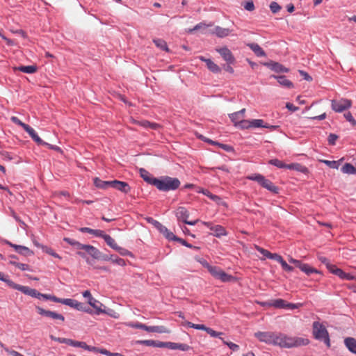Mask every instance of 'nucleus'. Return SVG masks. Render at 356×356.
Wrapping results in <instances>:
<instances>
[{
  "label": "nucleus",
  "mask_w": 356,
  "mask_h": 356,
  "mask_svg": "<svg viewBox=\"0 0 356 356\" xmlns=\"http://www.w3.org/2000/svg\"><path fill=\"white\" fill-rule=\"evenodd\" d=\"M309 343V340L307 338L299 337H292L281 332L280 339L278 347L281 348H293L300 346H305Z\"/></svg>",
  "instance_id": "1"
},
{
  "label": "nucleus",
  "mask_w": 356,
  "mask_h": 356,
  "mask_svg": "<svg viewBox=\"0 0 356 356\" xmlns=\"http://www.w3.org/2000/svg\"><path fill=\"white\" fill-rule=\"evenodd\" d=\"M180 184L181 182L178 178L169 176H162L156 178V180L154 181V186L163 192L175 191L180 186Z\"/></svg>",
  "instance_id": "2"
},
{
  "label": "nucleus",
  "mask_w": 356,
  "mask_h": 356,
  "mask_svg": "<svg viewBox=\"0 0 356 356\" xmlns=\"http://www.w3.org/2000/svg\"><path fill=\"white\" fill-rule=\"evenodd\" d=\"M312 334L315 339L323 341L327 347H330L331 344L328 331L321 323L318 321L313 323Z\"/></svg>",
  "instance_id": "3"
},
{
  "label": "nucleus",
  "mask_w": 356,
  "mask_h": 356,
  "mask_svg": "<svg viewBox=\"0 0 356 356\" xmlns=\"http://www.w3.org/2000/svg\"><path fill=\"white\" fill-rule=\"evenodd\" d=\"M207 268L212 276L223 282H229L233 278L232 275L226 273L218 266H211L209 264H207Z\"/></svg>",
  "instance_id": "4"
},
{
  "label": "nucleus",
  "mask_w": 356,
  "mask_h": 356,
  "mask_svg": "<svg viewBox=\"0 0 356 356\" xmlns=\"http://www.w3.org/2000/svg\"><path fill=\"white\" fill-rule=\"evenodd\" d=\"M352 102L348 99L341 98L339 99H332L331 101V108L336 113H342L350 108Z\"/></svg>",
  "instance_id": "5"
},
{
  "label": "nucleus",
  "mask_w": 356,
  "mask_h": 356,
  "mask_svg": "<svg viewBox=\"0 0 356 356\" xmlns=\"http://www.w3.org/2000/svg\"><path fill=\"white\" fill-rule=\"evenodd\" d=\"M216 51L220 54L227 64H234L235 63L236 60L233 54L227 47L216 48Z\"/></svg>",
  "instance_id": "6"
},
{
  "label": "nucleus",
  "mask_w": 356,
  "mask_h": 356,
  "mask_svg": "<svg viewBox=\"0 0 356 356\" xmlns=\"http://www.w3.org/2000/svg\"><path fill=\"white\" fill-rule=\"evenodd\" d=\"M262 65L276 73H287L289 72V68L284 67L278 62L270 60L269 62L262 63Z\"/></svg>",
  "instance_id": "7"
},
{
  "label": "nucleus",
  "mask_w": 356,
  "mask_h": 356,
  "mask_svg": "<svg viewBox=\"0 0 356 356\" xmlns=\"http://www.w3.org/2000/svg\"><path fill=\"white\" fill-rule=\"evenodd\" d=\"M17 290L33 298H35L38 299H44V293H41L38 292L36 289H31L29 286L19 284Z\"/></svg>",
  "instance_id": "8"
},
{
  "label": "nucleus",
  "mask_w": 356,
  "mask_h": 356,
  "mask_svg": "<svg viewBox=\"0 0 356 356\" xmlns=\"http://www.w3.org/2000/svg\"><path fill=\"white\" fill-rule=\"evenodd\" d=\"M204 225L207 226L210 230L213 232V234L216 237L220 238L222 236H226L227 234L225 229L221 225H213L210 222H204Z\"/></svg>",
  "instance_id": "9"
},
{
  "label": "nucleus",
  "mask_w": 356,
  "mask_h": 356,
  "mask_svg": "<svg viewBox=\"0 0 356 356\" xmlns=\"http://www.w3.org/2000/svg\"><path fill=\"white\" fill-rule=\"evenodd\" d=\"M274 332L266 331V332H257L254 333V337L262 343H264L267 345H270L271 343L272 337Z\"/></svg>",
  "instance_id": "10"
},
{
  "label": "nucleus",
  "mask_w": 356,
  "mask_h": 356,
  "mask_svg": "<svg viewBox=\"0 0 356 356\" xmlns=\"http://www.w3.org/2000/svg\"><path fill=\"white\" fill-rule=\"evenodd\" d=\"M36 309L38 313L42 316L49 317L53 319H58L61 321H64L65 320V318L62 314H58L55 312L45 310L40 307H36Z\"/></svg>",
  "instance_id": "11"
},
{
  "label": "nucleus",
  "mask_w": 356,
  "mask_h": 356,
  "mask_svg": "<svg viewBox=\"0 0 356 356\" xmlns=\"http://www.w3.org/2000/svg\"><path fill=\"white\" fill-rule=\"evenodd\" d=\"M111 188L118 190L120 192L124 193L125 194H127L131 191V187L127 182L118 180L112 181Z\"/></svg>",
  "instance_id": "12"
},
{
  "label": "nucleus",
  "mask_w": 356,
  "mask_h": 356,
  "mask_svg": "<svg viewBox=\"0 0 356 356\" xmlns=\"http://www.w3.org/2000/svg\"><path fill=\"white\" fill-rule=\"evenodd\" d=\"M5 243L13 248L17 252L24 256H30L33 254V252L26 246L15 245L8 241H5Z\"/></svg>",
  "instance_id": "13"
},
{
  "label": "nucleus",
  "mask_w": 356,
  "mask_h": 356,
  "mask_svg": "<svg viewBox=\"0 0 356 356\" xmlns=\"http://www.w3.org/2000/svg\"><path fill=\"white\" fill-rule=\"evenodd\" d=\"M260 186L275 194H277L279 193V188L275 186L270 180L266 179L264 176Z\"/></svg>",
  "instance_id": "14"
},
{
  "label": "nucleus",
  "mask_w": 356,
  "mask_h": 356,
  "mask_svg": "<svg viewBox=\"0 0 356 356\" xmlns=\"http://www.w3.org/2000/svg\"><path fill=\"white\" fill-rule=\"evenodd\" d=\"M271 78L277 79L280 85L286 88H293V83L284 75L277 76V75H271Z\"/></svg>",
  "instance_id": "15"
},
{
  "label": "nucleus",
  "mask_w": 356,
  "mask_h": 356,
  "mask_svg": "<svg viewBox=\"0 0 356 356\" xmlns=\"http://www.w3.org/2000/svg\"><path fill=\"white\" fill-rule=\"evenodd\" d=\"M175 216L179 221L183 222L186 220L189 216V212L184 207H179L176 210Z\"/></svg>",
  "instance_id": "16"
},
{
  "label": "nucleus",
  "mask_w": 356,
  "mask_h": 356,
  "mask_svg": "<svg viewBox=\"0 0 356 356\" xmlns=\"http://www.w3.org/2000/svg\"><path fill=\"white\" fill-rule=\"evenodd\" d=\"M140 175L145 181L147 184L154 186V180H156V177H153L147 170L144 168L139 170Z\"/></svg>",
  "instance_id": "17"
},
{
  "label": "nucleus",
  "mask_w": 356,
  "mask_h": 356,
  "mask_svg": "<svg viewBox=\"0 0 356 356\" xmlns=\"http://www.w3.org/2000/svg\"><path fill=\"white\" fill-rule=\"evenodd\" d=\"M26 132H27L29 136L31 137V138L39 145H46V142L43 141L37 134L35 131L30 126H29L26 130Z\"/></svg>",
  "instance_id": "18"
},
{
  "label": "nucleus",
  "mask_w": 356,
  "mask_h": 356,
  "mask_svg": "<svg viewBox=\"0 0 356 356\" xmlns=\"http://www.w3.org/2000/svg\"><path fill=\"white\" fill-rule=\"evenodd\" d=\"M85 251L95 259H101V252L95 246L87 245Z\"/></svg>",
  "instance_id": "19"
},
{
  "label": "nucleus",
  "mask_w": 356,
  "mask_h": 356,
  "mask_svg": "<svg viewBox=\"0 0 356 356\" xmlns=\"http://www.w3.org/2000/svg\"><path fill=\"white\" fill-rule=\"evenodd\" d=\"M344 344L350 352L356 354V339L355 338H346L344 339Z\"/></svg>",
  "instance_id": "20"
},
{
  "label": "nucleus",
  "mask_w": 356,
  "mask_h": 356,
  "mask_svg": "<svg viewBox=\"0 0 356 356\" xmlns=\"http://www.w3.org/2000/svg\"><path fill=\"white\" fill-rule=\"evenodd\" d=\"M94 184L97 188L107 189L112 187V181H103L98 177L94 179Z\"/></svg>",
  "instance_id": "21"
},
{
  "label": "nucleus",
  "mask_w": 356,
  "mask_h": 356,
  "mask_svg": "<svg viewBox=\"0 0 356 356\" xmlns=\"http://www.w3.org/2000/svg\"><path fill=\"white\" fill-rule=\"evenodd\" d=\"M249 48L257 56H266V53L263 49L257 43H250L248 44Z\"/></svg>",
  "instance_id": "22"
},
{
  "label": "nucleus",
  "mask_w": 356,
  "mask_h": 356,
  "mask_svg": "<svg viewBox=\"0 0 356 356\" xmlns=\"http://www.w3.org/2000/svg\"><path fill=\"white\" fill-rule=\"evenodd\" d=\"M79 231L82 233H88L97 237L102 238L105 232L100 229H93L89 227H81Z\"/></svg>",
  "instance_id": "23"
},
{
  "label": "nucleus",
  "mask_w": 356,
  "mask_h": 356,
  "mask_svg": "<svg viewBox=\"0 0 356 356\" xmlns=\"http://www.w3.org/2000/svg\"><path fill=\"white\" fill-rule=\"evenodd\" d=\"M88 304L95 309V313L97 315L100 314L101 312L99 311H102L103 308L105 307L102 302L95 298H90V300H88Z\"/></svg>",
  "instance_id": "24"
},
{
  "label": "nucleus",
  "mask_w": 356,
  "mask_h": 356,
  "mask_svg": "<svg viewBox=\"0 0 356 356\" xmlns=\"http://www.w3.org/2000/svg\"><path fill=\"white\" fill-rule=\"evenodd\" d=\"M232 31L229 29L222 28L217 26L214 29V33L219 38H225L230 34Z\"/></svg>",
  "instance_id": "25"
},
{
  "label": "nucleus",
  "mask_w": 356,
  "mask_h": 356,
  "mask_svg": "<svg viewBox=\"0 0 356 356\" xmlns=\"http://www.w3.org/2000/svg\"><path fill=\"white\" fill-rule=\"evenodd\" d=\"M299 268L307 275H310L312 273L321 274L319 270L311 267L307 264L302 263Z\"/></svg>",
  "instance_id": "26"
},
{
  "label": "nucleus",
  "mask_w": 356,
  "mask_h": 356,
  "mask_svg": "<svg viewBox=\"0 0 356 356\" xmlns=\"http://www.w3.org/2000/svg\"><path fill=\"white\" fill-rule=\"evenodd\" d=\"M161 234H163L165 237L169 241H175L177 236L164 225H161L160 228L158 229Z\"/></svg>",
  "instance_id": "27"
},
{
  "label": "nucleus",
  "mask_w": 356,
  "mask_h": 356,
  "mask_svg": "<svg viewBox=\"0 0 356 356\" xmlns=\"http://www.w3.org/2000/svg\"><path fill=\"white\" fill-rule=\"evenodd\" d=\"M0 280L4 282L9 287L15 290H17L19 285L18 284L15 283L13 280H10L8 278V275H6L1 272H0Z\"/></svg>",
  "instance_id": "28"
},
{
  "label": "nucleus",
  "mask_w": 356,
  "mask_h": 356,
  "mask_svg": "<svg viewBox=\"0 0 356 356\" xmlns=\"http://www.w3.org/2000/svg\"><path fill=\"white\" fill-rule=\"evenodd\" d=\"M135 344L145 345L147 346H152L159 348L160 341H155L152 339L148 340H137L134 342Z\"/></svg>",
  "instance_id": "29"
},
{
  "label": "nucleus",
  "mask_w": 356,
  "mask_h": 356,
  "mask_svg": "<svg viewBox=\"0 0 356 356\" xmlns=\"http://www.w3.org/2000/svg\"><path fill=\"white\" fill-rule=\"evenodd\" d=\"M341 171L344 174L348 175H355L356 168L349 163H345V165L341 168Z\"/></svg>",
  "instance_id": "30"
},
{
  "label": "nucleus",
  "mask_w": 356,
  "mask_h": 356,
  "mask_svg": "<svg viewBox=\"0 0 356 356\" xmlns=\"http://www.w3.org/2000/svg\"><path fill=\"white\" fill-rule=\"evenodd\" d=\"M102 238H104V240L109 247H111L115 250H116V249L119 246L115 243V241L108 234H104V236H102Z\"/></svg>",
  "instance_id": "31"
},
{
  "label": "nucleus",
  "mask_w": 356,
  "mask_h": 356,
  "mask_svg": "<svg viewBox=\"0 0 356 356\" xmlns=\"http://www.w3.org/2000/svg\"><path fill=\"white\" fill-rule=\"evenodd\" d=\"M206 65L207 68L213 73L218 74L221 72V68L211 59H208Z\"/></svg>",
  "instance_id": "32"
},
{
  "label": "nucleus",
  "mask_w": 356,
  "mask_h": 356,
  "mask_svg": "<svg viewBox=\"0 0 356 356\" xmlns=\"http://www.w3.org/2000/svg\"><path fill=\"white\" fill-rule=\"evenodd\" d=\"M18 70L24 73L33 74L36 72L37 67L35 65H22L18 67Z\"/></svg>",
  "instance_id": "33"
},
{
  "label": "nucleus",
  "mask_w": 356,
  "mask_h": 356,
  "mask_svg": "<svg viewBox=\"0 0 356 356\" xmlns=\"http://www.w3.org/2000/svg\"><path fill=\"white\" fill-rule=\"evenodd\" d=\"M272 305L275 308L286 309V301L283 299L278 298L272 300Z\"/></svg>",
  "instance_id": "34"
},
{
  "label": "nucleus",
  "mask_w": 356,
  "mask_h": 356,
  "mask_svg": "<svg viewBox=\"0 0 356 356\" xmlns=\"http://www.w3.org/2000/svg\"><path fill=\"white\" fill-rule=\"evenodd\" d=\"M153 42L155 44V45L157 47H159L160 49L165 51H168L167 43L165 42V40L160 39V38H157V39H154Z\"/></svg>",
  "instance_id": "35"
},
{
  "label": "nucleus",
  "mask_w": 356,
  "mask_h": 356,
  "mask_svg": "<svg viewBox=\"0 0 356 356\" xmlns=\"http://www.w3.org/2000/svg\"><path fill=\"white\" fill-rule=\"evenodd\" d=\"M149 332L168 333V329L163 325L150 326Z\"/></svg>",
  "instance_id": "36"
},
{
  "label": "nucleus",
  "mask_w": 356,
  "mask_h": 356,
  "mask_svg": "<svg viewBox=\"0 0 356 356\" xmlns=\"http://www.w3.org/2000/svg\"><path fill=\"white\" fill-rule=\"evenodd\" d=\"M101 314H106L111 317L114 318H118L119 317V314L113 309L111 308H106V307L103 308L102 311H99Z\"/></svg>",
  "instance_id": "37"
},
{
  "label": "nucleus",
  "mask_w": 356,
  "mask_h": 356,
  "mask_svg": "<svg viewBox=\"0 0 356 356\" xmlns=\"http://www.w3.org/2000/svg\"><path fill=\"white\" fill-rule=\"evenodd\" d=\"M268 163L270 165H273L274 166H276L278 168H286L287 169L288 164L284 163L282 161H280L277 159H270L268 161Z\"/></svg>",
  "instance_id": "38"
},
{
  "label": "nucleus",
  "mask_w": 356,
  "mask_h": 356,
  "mask_svg": "<svg viewBox=\"0 0 356 356\" xmlns=\"http://www.w3.org/2000/svg\"><path fill=\"white\" fill-rule=\"evenodd\" d=\"M287 169L289 170H295L299 172H305L307 170V168L301 165L299 163H291L287 165Z\"/></svg>",
  "instance_id": "39"
},
{
  "label": "nucleus",
  "mask_w": 356,
  "mask_h": 356,
  "mask_svg": "<svg viewBox=\"0 0 356 356\" xmlns=\"http://www.w3.org/2000/svg\"><path fill=\"white\" fill-rule=\"evenodd\" d=\"M9 264L11 265H13L20 269L21 270L25 271V270H29L30 268L28 264L19 263L15 261H10Z\"/></svg>",
  "instance_id": "40"
},
{
  "label": "nucleus",
  "mask_w": 356,
  "mask_h": 356,
  "mask_svg": "<svg viewBox=\"0 0 356 356\" xmlns=\"http://www.w3.org/2000/svg\"><path fill=\"white\" fill-rule=\"evenodd\" d=\"M76 301L77 300L71 298H60L59 303H62L74 309V305H76Z\"/></svg>",
  "instance_id": "41"
},
{
  "label": "nucleus",
  "mask_w": 356,
  "mask_h": 356,
  "mask_svg": "<svg viewBox=\"0 0 356 356\" xmlns=\"http://www.w3.org/2000/svg\"><path fill=\"white\" fill-rule=\"evenodd\" d=\"M339 161H328V160H321V161L325 163L326 165L333 169H338L339 166Z\"/></svg>",
  "instance_id": "42"
},
{
  "label": "nucleus",
  "mask_w": 356,
  "mask_h": 356,
  "mask_svg": "<svg viewBox=\"0 0 356 356\" xmlns=\"http://www.w3.org/2000/svg\"><path fill=\"white\" fill-rule=\"evenodd\" d=\"M176 347H177V343L170 342V341H167V342L160 341L159 348H168L170 350H176Z\"/></svg>",
  "instance_id": "43"
},
{
  "label": "nucleus",
  "mask_w": 356,
  "mask_h": 356,
  "mask_svg": "<svg viewBox=\"0 0 356 356\" xmlns=\"http://www.w3.org/2000/svg\"><path fill=\"white\" fill-rule=\"evenodd\" d=\"M197 192L205 195L206 196L209 197L212 200H216L219 199V197L217 195L212 194L209 190H207V189L200 188L197 191Z\"/></svg>",
  "instance_id": "44"
},
{
  "label": "nucleus",
  "mask_w": 356,
  "mask_h": 356,
  "mask_svg": "<svg viewBox=\"0 0 356 356\" xmlns=\"http://www.w3.org/2000/svg\"><path fill=\"white\" fill-rule=\"evenodd\" d=\"M281 332H274L272 337L270 346H278L280 339Z\"/></svg>",
  "instance_id": "45"
},
{
  "label": "nucleus",
  "mask_w": 356,
  "mask_h": 356,
  "mask_svg": "<svg viewBox=\"0 0 356 356\" xmlns=\"http://www.w3.org/2000/svg\"><path fill=\"white\" fill-rule=\"evenodd\" d=\"M263 177H264V176L261 174H252V175H248L247 177V179L249 180L257 181L260 185Z\"/></svg>",
  "instance_id": "46"
},
{
  "label": "nucleus",
  "mask_w": 356,
  "mask_h": 356,
  "mask_svg": "<svg viewBox=\"0 0 356 356\" xmlns=\"http://www.w3.org/2000/svg\"><path fill=\"white\" fill-rule=\"evenodd\" d=\"M42 251L55 258H58L59 259H61V257L58 254L55 252L54 250L53 249H51V248H49L47 246L42 247Z\"/></svg>",
  "instance_id": "47"
},
{
  "label": "nucleus",
  "mask_w": 356,
  "mask_h": 356,
  "mask_svg": "<svg viewBox=\"0 0 356 356\" xmlns=\"http://www.w3.org/2000/svg\"><path fill=\"white\" fill-rule=\"evenodd\" d=\"M130 325H131V327H132L134 328L141 329V330H145V331L149 332V329L150 328V326H147L145 324H143L141 323L137 322L135 323H132Z\"/></svg>",
  "instance_id": "48"
},
{
  "label": "nucleus",
  "mask_w": 356,
  "mask_h": 356,
  "mask_svg": "<svg viewBox=\"0 0 356 356\" xmlns=\"http://www.w3.org/2000/svg\"><path fill=\"white\" fill-rule=\"evenodd\" d=\"M252 127H263L264 126V121L261 119H254L250 120Z\"/></svg>",
  "instance_id": "49"
},
{
  "label": "nucleus",
  "mask_w": 356,
  "mask_h": 356,
  "mask_svg": "<svg viewBox=\"0 0 356 356\" xmlns=\"http://www.w3.org/2000/svg\"><path fill=\"white\" fill-rule=\"evenodd\" d=\"M205 332L212 337H218L220 339H222L220 336L222 335V332H216L208 327H207Z\"/></svg>",
  "instance_id": "50"
},
{
  "label": "nucleus",
  "mask_w": 356,
  "mask_h": 356,
  "mask_svg": "<svg viewBox=\"0 0 356 356\" xmlns=\"http://www.w3.org/2000/svg\"><path fill=\"white\" fill-rule=\"evenodd\" d=\"M10 120L15 124H17V125L22 127L24 129V131L29 126V124H26L22 122L17 117L13 116V117H11Z\"/></svg>",
  "instance_id": "51"
},
{
  "label": "nucleus",
  "mask_w": 356,
  "mask_h": 356,
  "mask_svg": "<svg viewBox=\"0 0 356 356\" xmlns=\"http://www.w3.org/2000/svg\"><path fill=\"white\" fill-rule=\"evenodd\" d=\"M86 343L84 341H79L73 339L70 340V346L73 347L81 348L85 350Z\"/></svg>",
  "instance_id": "52"
},
{
  "label": "nucleus",
  "mask_w": 356,
  "mask_h": 356,
  "mask_svg": "<svg viewBox=\"0 0 356 356\" xmlns=\"http://www.w3.org/2000/svg\"><path fill=\"white\" fill-rule=\"evenodd\" d=\"M74 305H75L74 309H76L78 311H82V312H88V313L91 312L89 309H86V306L82 302L76 301V303Z\"/></svg>",
  "instance_id": "53"
},
{
  "label": "nucleus",
  "mask_w": 356,
  "mask_h": 356,
  "mask_svg": "<svg viewBox=\"0 0 356 356\" xmlns=\"http://www.w3.org/2000/svg\"><path fill=\"white\" fill-rule=\"evenodd\" d=\"M221 340L222 341L223 343L227 345L232 351H238L239 350V346L234 343H232V342H228V341H225L223 339H221Z\"/></svg>",
  "instance_id": "54"
},
{
  "label": "nucleus",
  "mask_w": 356,
  "mask_h": 356,
  "mask_svg": "<svg viewBox=\"0 0 356 356\" xmlns=\"http://www.w3.org/2000/svg\"><path fill=\"white\" fill-rule=\"evenodd\" d=\"M346 120L349 122L353 126H356V120L352 115L350 112H346L343 115Z\"/></svg>",
  "instance_id": "55"
},
{
  "label": "nucleus",
  "mask_w": 356,
  "mask_h": 356,
  "mask_svg": "<svg viewBox=\"0 0 356 356\" xmlns=\"http://www.w3.org/2000/svg\"><path fill=\"white\" fill-rule=\"evenodd\" d=\"M330 270L332 273H333L334 275L338 276L339 277L341 278V275L343 272V270L341 268H339L337 267H336L335 266H332L330 268Z\"/></svg>",
  "instance_id": "56"
},
{
  "label": "nucleus",
  "mask_w": 356,
  "mask_h": 356,
  "mask_svg": "<svg viewBox=\"0 0 356 356\" xmlns=\"http://www.w3.org/2000/svg\"><path fill=\"white\" fill-rule=\"evenodd\" d=\"M237 126H239L241 129H247L251 128L250 120H241L238 123Z\"/></svg>",
  "instance_id": "57"
},
{
  "label": "nucleus",
  "mask_w": 356,
  "mask_h": 356,
  "mask_svg": "<svg viewBox=\"0 0 356 356\" xmlns=\"http://www.w3.org/2000/svg\"><path fill=\"white\" fill-rule=\"evenodd\" d=\"M281 8V6L275 1H273L270 4V9L273 13H277Z\"/></svg>",
  "instance_id": "58"
},
{
  "label": "nucleus",
  "mask_w": 356,
  "mask_h": 356,
  "mask_svg": "<svg viewBox=\"0 0 356 356\" xmlns=\"http://www.w3.org/2000/svg\"><path fill=\"white\" fill-rule=\"evenodd\" d=\"M175 241H178L179 242L181 245L187 247V248H193V249H198L197 247L196 246H193V245L188 243L186 241L181 238H179L177 236V238H175Z\"/></svg>",
  "instance_id": "59"
},
{
  "label": "nucleus",
  "mask_w": 356,
  "mask_h": 356,
  "mask_svg": "<svg viewBox=\"0 0 356 356\" xmlns=\"http://www.w3.org/2000/svg\"><path fill=\"white\" fill-rule=\"evenodd\" d=\"M254 248L257 251L263 254L264 257L268 258L270 252L257 245H255Z\"/></svg>",
  "instance_id": "60"
},
{
  "label": "nucleus",
  "mask_w": 356,
  "mask_h": 356,
  "mask_svg": "<svg viewBox=\"0 0 356 356\" xmlns=\"http://www.w3.org/2000/svg\"><path fill=\"white\" fill-rule=\"evenodd\" d=\"M188 326L195 330H206L207 326L203 324H195L191 322H188Z\"/></svg>",
  "instance_id": "61"
},
{
  "label": "nucleus",
  "mask_w": 356,
  "mask_h": 356,
  "mask_svg": "<svg viewBox=\"0 0 356 356\" xmlns=\"http://www.w3.org/2000/svg\"><path fill=\"white\" fill-rule=\"evenodd\" d=\"M280 264H281L282 269L285 271L292 272L294 270V268L289 265L284 259H282Z\"/></svg>",
  "instance_id": "62"
},
{
  "label": "nucleus",
  "mask_w": 356,
  "mask_h": 356,
  "mask_svg": "<svg viewBox=\"0 0 356 356\" xmlns=\"http://www.w3.org/2000/svg\"><path fill=\"white\" fill-rule=\"evenodd\" d=\"M302 306V303H291L286 302V309L293 310Z\"/></svg>",
  "instance_id": "63"
},
{
  "label": "nucleus",
  "mask_w": 356,
  "mask_h": 356,
  "mask_svg": "<svg viewBox=\"0 0 356 356\" xmlns=\"http://www.w3.org/2000/svg\"><path fill=\"white\" fill-rule=\"evenodd\" d=\"M191 348V346H189L188 344L177 343L176 350H179L181 351H188Z\"/></svg>",
  "instance_id": "64"
}]
</instances>
